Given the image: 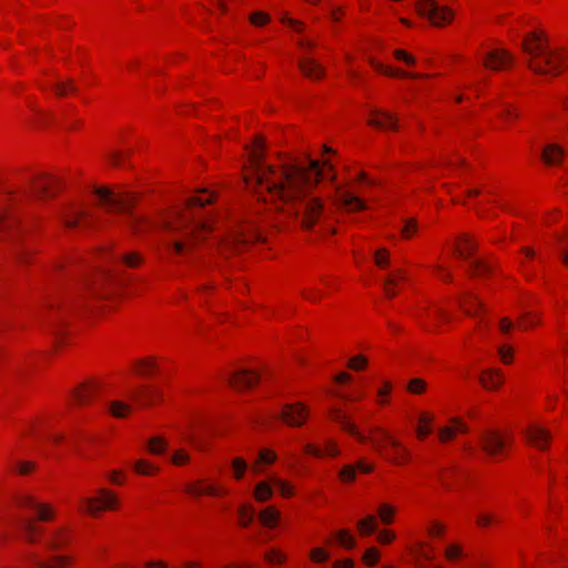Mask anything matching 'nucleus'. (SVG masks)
<instances>
[{
  "label": "nucleus",
  "mask_w": 568,
  "mask_h": 568,
  "mask_svg": "<svg viewBox=\"0 0 568 568\" xmlns=\"http://www.w3.org/2000/svg\"><path fill=\"white\" fill-rule=\"evenodd\" d=\"M185 494L193 498L213 497L226 498L230 496V489L220 483H213L210 479L200 478L185 485Z\"/></svg>",
  "instance_id": "4468645a"
},
{
  "label": "nucleus",
  "mask_w": 568,
  "mask_h": 568,
  "mask_svg": "<svg viewBox=\"0 0 568 568\" xmlns=\"http://www.w3.org/2000/svg\"><path fill=\"white\" fill-rule=\"evenodd\" d=\"M468 433L469 426L462 417H452L447 425L438 428L437 439L440 444L446 445L454 442L459 435Z\"/></svg>",
  "instance_id": "4be33fe9"
},
{
  "label": "nucleus",
  "mask_w": 568,
  "mask_h": 568,
  "mask_svg": "<svg viewBox=\"0 0 568 568\" xmlns=\"http://www.w3.org/2000/svg\"><path fill=\"white\" fill-rule=\"evenodd\" d=\"M94 193L109 213L131 214L141 202V194L138 192H114L101 186L95 189Z\"/></svg>",
  "instance_id": "9d476101"
},
{
  "label": "nucleus",
  "mask_w": 568,
  "mask_h": 568,
  "mask_svg": "<svg viewBox=\"0 0 568 568\" xmlns=\"http://www.w3.org/2000/svg\"><path fill=\"white\" fill-rule=\"evenodd\" d=\"M231 476L234 481H242L248 470V464L242 456H235L230 462Z\"/></svg>",
  "instance_id": "09e8293b"
},
{
  "label": "nucleus",
  "mask_w": 568,
  "mask_h": 568,
  "mask_svg": "<svg viewBox=\"0 0 568 568\" xmlns=\"http://www.w3.org/2000/svg\"><path fill=\"white\" fill-rule=\"evenodd\" d=\"M368 443L381 458L393 466L405 467L413 462V452L383 427L373 426L365 437H359V444Z\"/></svg>",
  "instance_id": "423d86ee"
},
{
  "label": "nucleus",
  "mask_w": 568,
  "mask_h": 568,
  "mask_svg": "<svg viewBox=\"0 0 568 568\" xmlns=\"http://www.w3.org/2000/svg\"><path fill=\"white\" fill-rule=\"evenodd\" d=\"M123 507L120 495L106 487L98 488L92 496L79 500V511L92 519H100L105 513H116Z\"/></svg>",
  "instance_id": "6e6552de"
},
{
  "label": "nucleus",
  "mask_w": 568,
  "mask_h": 568,
  "mask_svg": "<svg viewBox=\"0 0 568 568\" xmlns=\"http://www.w3.org/2000/svg\"><path fill=\"white\" fill-rule=\"evenodd\" d=\"M525 439L531 447L546 452L551 446L552 436L548 428L538 424H530L526 427Z\"/></svg>",
  "instance_id": "412c9836"
},
{
  "label": "nucleus",
  "mask_w": 568,
  "mask_h": 568,
  "mask_svg": "<svg viewBox=\"0 0 568 568\" xmlns=\"http://www.w3.org/2000/svg\"><path fill=\"white\" fill-rule=\"evenodd\" d=\"M301 295L311 303H318L325 298L327 294L321 287L306 286L301 291Z\"/></svg>",
  "instance_id": "69168bd1"
},
{
  "label": "nucleus",
  "mask_w": 568,
  "mask_h": 568,
  "mask_svg": "<svg viewBox=\"0 0 568 568\" xmlns=\"http://www.w3.org/2000/svg\"><path fill=\"white\" fill-rule=\"evenodd\" d=\"M514 437L509 430L487 428L480 434L479 444L483 453L495 462L508 458Z\"/></svg>",
  "instance_id": "1a4fd4ad"
},
{
  "label": "nucleus",
  "mask_w": 568,
  "mask_h": 568,
  "mask_svg": "<svg viewBox=\"0 0 568 568\" xmlns=\"http://www.w3.org/2000/svg\"><path fill=\"white\" fill-rule=\"evenodd\" d=\"M257 517L262 526L268 529H274L280 524L282 514L274 506H268L262 509Z\"/></svg>",
  "instance_id": "37998d69"
},
{
  "label": "nucleus",
  "mask_w": 568,
  "mask_h": 568,
  "mask_svg": "<svg viewBox=\"0 0 568 568\" xmlns=\"http://www.w3.org/2000/svg\"><path fill=\"white\" fill-rule=\"evenodd\" d=\"M303 452L305 455L317 459L337 458L342 454L338 444L334 439H326L322 447L314 443H307L304 445Z\"/></svg>",
  "instance_id": "cd10ccee"
},
{
  "label": "nucleus",
  "mask_w": 568,
  "mask_h": 568,
  "mask_svg": "<svg viewBox=\"0 0 568 568\" xmlns=\"http://www.w3.org/2000/svg\"><path fill=\"white\" fill-rule=\"evenodd\" d=\"M131 468L134 474L150 478H154L161 473V467L148 458H139L134 460Z\"/></svg>",
  "instance_id": "58836bf2"
},
{
  "label": "nucleus",
  "mask_w": 568,
  "mask_h": 568,
  "mask_svg": "<svg viewBox=\"0 0 568 568\" xmlns=\"http://www.w3.org/2000/svg\"><path fill=\"white\" fill-rule=\"evenodd\" d=\"M164 357L156 355L141 356L131 361L129 373L139 378H155L161 374Z\"/></svg>",
  "instance_id": "f3484780"
},
{
  "label": "nucleus",
  "mask_w": 568,
  "mask_h": 568,
  "mask_svg": "<svg viewBox=\"0 0 568 568\" xmlns=\"http://www.w3.org/2000/svg\"><path fill=\"white\" fill-rule=\"evenodd\" d=\"M120 258L122 264L129 268H140L145 262L143 254L138 251L124 253Z\"/></svg>",
  "instance_id": "13d9d810"
},
{
  "label": "nucleus",
  "mask_w": 568,
  "mask_h": 568,
  "mask_svg": "<svg viewBox=\"0 0 568 568\" xmlns=\"http://www.w3.org/2000/svg\"><path fill=\"white\" fill-rule=\"evenodd\" d=\"M394 385L390 381H384L376 390V402L379 406H388L390 404V394Z\"/></svg>",
  "instance_id": "052dcab7"
},
{
  "label": "nucleus",
  "mask_w": 568,
  "mask_h": 568,
  "mask_svg": "<svg viewBox=\"0 0 568 568\" xmlns=\"http://www.w3.org/2000/svg\"><path fill=\"white\" fill-rule=\"evenodd\" d=\"M92 294L102 301H112L118 297L119 288L115 280L110 275L100 274L91 287Z\"/></svg>",
  "instance_id": "b1692460"
},
{
  "label": "nucleus",
  "mask_w": 568,
  "mask_h": 568,
  "mask_svg": "<svg viewBox=\"0 0 568 568\" xmlns=\"http://www.w3.org/2000/svg\"><path fill=\"white\" fill-rule=\"evenodd\" d=\"M415 318L426 331H435L449 321V315L436 305H426L416 312Z\"/></svg>",
  "instance_id": "a211bd4d"
},
{
  "label": "nucleus",
  "mask_w": 568,
  "mask_h": 568,
  "mask_svg": "<svg viewBox=\"0 0 568 568\" xmlns=\"http://www.w3.org/2000/svg\"><path fill=\"white\" fill-rule=\"evenodd\" d=\"M409 554L417 567H425L435 558L434 548L428 541H417L409 547Z\"/></svg>",
  "instance_id": "4c0bfd02"
},
{
  "label": "nucleus",
  "mask_w": 568,
  "mask_h": 568,
  "mask_svg": "<svg viewBox=\"0 0 568 568\" xmlns=\"http://www.w3.org/2000/svg\"><path fill=\"white\" fill-rule=\"evenodd\" d=\"M253 497L258 503H266L271 500L273 497L271 484L266 480L257 483L253 490Z\"/></svg>",
  "instance_id": "4d7b16f0"
},
{
  "label": "nucleus",
  "mask_w": 568,
  "mask_h": 568,
  "mask_svg": "<svg viewBox=\"0 0 568 568\" xmlns=\"http://www.w3.org/2000/svg\"><path fill=\"white\" fill-rule=\"evenodd\" d=\"M133 412L132 405L122 400H112L109 404V413L115 418H128Z\"/></svg>",
  "instance_id": "5fc2aeb1"
},
{
  "label": "nucleus",
  "mask_w": 568,
  "mask_h": 568,
  "mask_svg": "<svg viewBox=\"0 0 568 568\" xmlns=\"http://www.w3.org/2000/svg\"><path fill=\"white\" fill-rule=\"evenodd\" d=\"M328 419L334 423H338L342 429L353 437L357 439L359 443V437H365L366 435L358 432L357 426L349 419V417L337 407H332L327 413Z\"/></svg>",
  "instance_id": "e433bc0d"
},
{
  "label": "nucleus",
  "mask_w": 568,
  "mask_h": 568,
  "mask_svg": "<svg viewBox=\"0 0 568 568\" xmlns=\"http://www.w3.org/2000/svg\"><path fill=\"white\" fill-rule=\"evenodd\" d=\"M53 92L59 98H71L79 93V88L73 80L59 81L53 87Z\"/></svg>",
  "instance_id": "3c124183"
},
{
  "label": "nucleus",
  "mask_w": 568,
  "mask_h": 568,
  "mask_svg": "<svg viewBox=\"0 0 568 568\" xmlns=\"http://www.w3.org/2000/svg\"><path fill=\"white\" fill-rule=\"evenodd\" d=\"M480 63L489 71L504 72L513 69L514 54L505 48H481Z\"/></svg>",
  "instance_id": "ddd939ff"
},
{
  "label": "nucleus",
  "mask_w": 568,
  "mask_h": 568,
  "mask_svg": "<svg viewBox=\"0 0 568 568\" xmlns=\"http://www.w3.org/2000/svg\"><path fill=\"white\" fill-rule=\"evenodd\" d=\"M479 385L487 392H497L505 384V375L500 368L484 369L478 377Z\"/></svg>",
  "instance_id": "f704fd0d"
},
{
  "label": "nucleus",
  "mask_w": 568,
  "mask_h": 568,
  "mask_svg": "<svg viewBox=\"0 0 568 568\" xmlns=\"http://www.w3.org/2000/svg\"><path fill=\"white\" fill-rule=\"evenodd\" d=\"M397 507L390 503H379L376 507V518L384 526H392L396 521Z\"/></svg>",
  "instance_id": "a19ab883"
},
{
  "label": "nucleus",
  "mask_w": 568,
  "mask_h": 568,
  "mask_svg": "<svg viewBox=\"0 0 568 568\" xmlns=\"http://www.w3.org/2000/svg\"><path fill=\"white\" fill-rule=\"evenodd\" d=\"M131 404L140 410L161 406L165 402L163 388L154 383H144L131 387L126 394Z\"/></svg>",
  "instance_id": "9b49d317"
},
{
  "label": "nucleus",
  "mask_w": 568,
  "mask_h": 568,
  "mask_svg": "<svg viewBox=\"0 0 568 568\" xmlns=\"http://www.w3.org/2000/svg\"><path fill=\"white\" fill-rule=\"evenodd\" d=\"M367 123L371 128L382 130V131H397L398 130L397 116L395 114L384 111V110L372 111Z\"/></svg>",
  "instance_id": "2f4dec72"
},
{
  "label": "nucleus",
  "mask_w": 568,
  "mask_h": 568,
  "mask_svg": "<svg viewBox=\"0 0 568 568\" xmlns=\"http://www.w3.org/2000/svg\"><path fill=\"white\" fill-rule=\"evenodd\" d=\"M477 251L476 240L471 234L462 233L454 242L453 254L455 257L467 260Z\"/></svg>",
  "instance_id": "c9c22d12"
},
{
  "label": "nucleus",
  "mask_w": 568,
  "mask_h": 568,
  "mask_svg": "<svg viewBox=\"0 0 568 568\" xmlns=\"http://www.w3.org/2000/svg\"><path fill=\"white\" fill-rule=\"evenodd\" d=\"M64 189L63 180L55 174L38 173L29 182L28 196L48 201L57 197ZM27 196L26 192H9L8 195H0V205L8 200H22ZM18 220L14 215L7 211L0 210V241L9 240L18 232Z\"/></svg>",
  "instance_id": "20e7f679"
},
{
  "label": "nucleus",
  "mask_w": 568,
  "mask_h": 568,
  "mask_svg": "<svg viewBox=\"0 0 568 568\" xmlns=\"http://www.w3.org/2000/svg\"><path fill=\"white\" fill-rule=\"evenodd\" d=\"M460 307L469 316H479L484 312L483 303L471 293H465L462 296Z\"/></svg>",
  "instance_id": "79ce46f5"
},
{
  "label": "nucleus",
  "mask_w": 568,
  "mask_h": 568,
  "mask_svg": "<svg viewBox=\"0 0 568 568\" xmlns=\"http://www.w3.org/2000/svg\"><path fill=\"white\" fill-rule=\"evenodd\" d=\"M101 383L97 379L85 381L75 386L69 396L68 403L73 407L91 405L101 394Z\"/></svg>",
  "instance_id": "dca6fc26"
},
{
  "label": "nucleus",
  "mask_w": 568,
  "mask_h": 568,
  "mask_svg": "<svg viewBox=\"0 0 568 568\" xmlns=\"http://www.w3.org/2000/svg\"><path fill=\"white\" fill-rule=\"evenodd\" d=\"M263 560L270 566L282 567L287 562L288 556L283 549L272 547L264 552Z\"/></svg>",
  "instance_id": "49530a36"
},
{
  "label": "nucleus",
  "mask_w": 568,
  "mask_h": 568,
  "mask_svg": "<svg viewBox=\"0 0 568 568\" xmlns=\"http://www.w3.org/2000/svg\"><path fill=\"white\" fill-rule=\"evenodd\" d=\"M264 241L251 221H244L231 226L216 243L219 254L232 257L247 251L255 243Z\"/></svg>",
  "instance_id": "0eeeda50"
},
{
  "label": "nucleus",
  "mask_w": 568,
  "mask_h": 568,
  "mask_svg": "<svg viewBox=\"0 0 568 568\" xmlns=\"http://www.w3.org/2000/svg\"><path fill=\"white\" fill-rule=\"evenodd\" d=\"M169 449V440L162 436L150 437L146 442V450L152 456H162Z\"/></svg>",
  "instance_id": "a18cd8bd"
},
{
  "label": "nucleus",
  "mask_w": 568,
  "mask_h": 568,
  "mask_svg": "<svg viewBox=\"0 0 568 568\" xmlns=\"http://www.w3.org/2000/svg\"><path fill=\"white\" fill-rule=\"evenodd\" d=\"M74 540V531L67 525L59 526L50 531L45 540V547L52 552L67 550Z\"/></svg>",
  "instance_id": "6ab92c4d"
},
{
  "label": "nucleus",
  "mask_w": 568,
  "mask_h": 568,
  "mask_svg": "<svg viewBox=\"0 0 568 568\" xmlns=\"http://www.w3.org/2000/svg\"><path fill=\"white\" fill-rule=\"evenodd\" d=\"M415 10L419 17L427 18L436 28L449 26L455 17L454 11L447 6H439L435 0H418Z\"/></svg>",
  "instance_id": "f8f14e48"
},
{
  "label": "nucleus",
  "mask_w": 568,
  "mask_h": 568,
  "mask_svg": "<svg viewBox=\"0 0 568 568\" xmlns=\"http://www.w3.org/2000/svg\"><path fill=\"white\" fill-rule=\"evenodd\" d=\"M61 221L70 231L83 230L91 224L88 212L75 206L65 209L61 214Z\"/></svg>",
  "instance_id": "5701e85b"
},
{
  "label": "nucleus",
  "mask_w": 568,
  "mask_h": 568,
  "mask_svg": "<svg viewBox=\"0 0 568 568\" xmlns=\"http://www.w3.org/2000/svg\"><path fill=\"white\" fill-rule=\"evenodd\" d=\"M271 483L277 488L280 495L285 499H291L296 495L295 485L280 477H272Z\"/></svg>",
  "instance_id": "864d4df0"
},
{
  "label": "nucleus",
  "mask_w": 568,
  "mask_h": 568,
  "mask_svg": "<svg viewBox=\"0 0 568 568\" xmlns=\"http://www.w3.org/2000/svg\"><path fill=\"white\" fill-rule=\"evenodd\" d=\"M38 469V464L33 460H17L10 465V471L18 476L33 475Z\"/></svg>",
  "instance_id": "8fccbe9b"
},
{
  "label": "nucleus",
  "mask_w": 568,
  "mask_h": 568,
  "mask_svg": "<svg viewBox=\"0 0 568 568\" xmlns=\"http://www.w3.org/2000/svg\"><path fill=\"white\" fill-rule=\"evenodd\" d=\"M334 176L328 161L290 158L266 164L263 135H255L243 166L244 182L254 189L258 200L273 204L288 217L300 219L304 231H312L324 213L323 200L311 196L314 187Z\"/></svg>",
  "instance_id": "f257e3e1"
},
{
  "label": "nucleus",
  "mask_w": 568,
  "mask_h": 568,
  "mask_svg": "<svg viewBox=\"0 0 568 568\" xmlns=\"http://www.w3.org/2000/svg\"><path fill=\"white\" fill-rule=\"evenodd\" d=\"M170 462L175 467H185L191 464L192 456L187 449L178 448L171 454Z\"/></svg>",
  "instance_id": "e2e57ef3"
},
{
  "label": "nucleus",
  "mask_w": 568,
  "mask_h": 568,
  "mask_svg": "<svg viewBox=\"0 0 568 568\" xmlns=\"http://www.w3.org/2000/svg\"><path fill=\"white\" fill-rule=\"evenodd\" d=\"M261 381V375L255 369L235 371L230 378V385L237 392H245L255 387Z\"/></svg>",
  "instance_id": "bb28decb"
},
{
  "label": "nucleus",
  "mask_w": 568,
  "mask_h": 568,
  "mask_svg": "<svg viewBox=\"0 0 568 568\" xmlns=\"http://www.w3.org/2000/svg\"><path fill=\"white\" fill-rule=\"evenodd\" d=\"M356 529L361 537H369L378 529V521L375 515H367L356 523Z\"/></svg>",
  "instance_id": "de8ad7c7"
},
{
  "label": "nucleus",
  "mask_w": 568,
  "mask_h": 568,
  "mask_svg": "<svg viewBox=\"0 0 568 568\" xmlns=\"http://www.w3.org/2000/svg\"><path fill=\"white\" fill-rule=\"evenodd\" d=\"M18 508L34 511L33 517H26L20 523L22 538L28 545H39L45 535L42 523H53L58 518V509L50 503L40 501L30 494H20L14 497Z\"/></svg>",
  "instance_id": "39448f33"
},
{
  "label": "nucleus",
  "mask_w": 568,
  "mask_h": 568,
  "mask_svg": "<svg viewBox=\"0 0 568 568\" xmlns=\"http://www.w3.org/2000/svg\"><path fill=\"white\" fill-rule=\"evenodd\" d=\"M566 149L556 142L546 143L541 146L539 161L546 169H560L566 161Z\"/></svg>",
  "instance_id": "aec40b11"
},
{
  "label": "nucleus",
  "mask_w": 568,
  "mask_h": 568,
  "mask_svg": "<svg viewBox=\"0 0 568 568\" xmlns=\"http://www.w3.org/2000/svg\"><path fill=\"white\" fill-rule=\"evenodd\" d=\"M331 559V554L326 547H313L308 551V560L314 565H325Z\"/></svg>",
  "instance_id": "bf43d9fd"
},
{
  "label": "nucleus",
  "mask_w": 568,
  "mask_h": 568,
  "mask_svg": "<svg viewBox=\"0 0 568 568\" xmlns=\"http://www.w3.org/2000/svg\"><path fill=\"white\" fill-rule=\"evenodd\" d=\"M498 272V264L491 258H477L470 262L467 274L471 278L489 280Z\"/></svg>",
  "instance_id": "c85d7f7f"
},
{
  "label": "nucleus",
  "mask_w": 568,
  "mask_h": 568,
  "mask_svg": "<svg viewBox=\"0 0 568 568\" xmlns=\"http://www.w3.org/2000/svg\"><path fill=\"white\" fill-rule=\"evenodd\" d=\"M129 154L121 150H113L108 153L106 161L110 168L119 169L124 166L128 161Z\"/></svg>",
  "instance_id": "774afa93"
},
{
  "label": "nucleus",
  "mask_w": 568,
  "mask_h": 568,
  "mask_svg": "<svg viewBox=\"0 0 568 568\" xmlns=\"http://www.w3.org/2000/svg\"><path fill=\"white\" fill-rule=\"evenodd\" d=\"M255 517V508L253 505L246 503L237 509V524L241 528H248Z\"/></svg>",
  "instance_id": "603ef678"
},
{
  "label": "nucleus",
  "mask_w": 568,
  "mask_h": 568,
  "mask_svg": "<svg viewBox=\"0 0 568 568\" xmlns=\"http://www.w3.org/2000/svg\"><path fill=\"white\" fill-rule=\"evenodd\" d=\"M447 532V526L442 520L432 519L426 527V534L429 538L439 539L445 537Z\"/></svg>",
  "instance_id": "680f3d73"
},
{
  "label": "nucleus",
  "mask_w": 568,
  "mask_h": 568,
  "mask_svg": "<svg viewBox=\"0 0 568 568\" xmlns=\"http://www.w3.org/2000/svg\"><path fill=\"white\" fill-rule=\"evenodd\" d=\"M335 204L339 210L347 213L362 212L367 207L363 199L352 194L344 187L336 189Z\"/></svg>",
  "instance_id": "393cba45"
},
{
  "label": "nucleus",
  "mask_w": 568,
  "mask_h": 568,
  "mask_svg": "<svg viewBox=\"0 0 568 568\" xmlns=\"http://www.w3.org/2000/svg\"><path fill=\"white\" fill-rule=\"evenodd\" d=\"M326 547H341L345 551H353L357 547V540L348 528L333 530L324 540Z\"/></svg>",
  "instance_id": "a878e982"
},
{
  "label": "nucleus",
  "mask_w": 568,
  "mask_h": 568,
  "mask_svg": "<svg viewBox=\"0 0 568 568\" xmlns=\"http://www.w3.org/2000/svg\"><path fill=\"white\" fill-rule=\"evenodd\" d=\"M217 194L209 189L195 190L182 207H174L165 217L164 227L182 231L183 239L174 241L168 251L176 256H187L214 232L217 215L207 206L215 203Z\"/></svg>",
  "instance_id": "f03ea898"
},
{
  "label": "nucleus",
  "mask_w": 568,
  "mask_h": 568,
  "mask_svg": "<svg viewBox=\"0 0 568 568\" xmlns=\"http://www.w3.org/2000/svg\"><path fill=\"white\" fill-rule=\"evenodd\" d=\"M311 418V408L304 402L286 403L280 413L281 422L290 428H302Z\"/></svg>",
  "instance_id": "2eb2a0df"
},
{
  "label": "nucleus",
  "mask_w": 568,
  "mask_h": 568,
  "mask_svg": "<svg viewBox=\"0 0 568 568\" xmlns=\"http://www.w3.org/2000/svg\"><path fill=\"white\" fill-rule=\"evenodd\" d=\"M33 123L39 129L49 128L54 123V115L52 112L42 110V109H33Z\"/></svg>",
  "instance_id": "6e6d98bb"
},
{
  "label": "nucleus",
  "mask_w": 568,
  "mask_h": 568,
  "mask_svg": "<svg viewBox=\"0 0 568 568\" xmlns=\"http://www.w3.org/2000/svg\"><path fill=\"white\" fill-rule=\"evenodd\" d=\"M435 414L430 410H422L417 414L414 428L417 442H425L434 433Z\"/></svg>",
  "instance_id": "72a5a7b5"
},
{
  "label": "nucleus",
  "mask_w": 568,
  "mask_h": 568,
  "mask_svg": "<svg viewBox=\"0 0 568 568\" xmlns=\"http://www.w3.org/2000/svg\"><path fill=\"white\" fill-rule=\"evenodd\" d=\"M542 323L541 314L537 312H526L521 314L516 323V326L520 331H530L537 326H540Z\"/></svg>",
  "instance_id": "c03bdc74"
},
{
  "label": "nucleus",
  "mask_w": 568,
  "mask_h": 568,
  "mask_svg": "<svg viewBox=\"0 0 568 568\" xmlns=\"http://www.w3.org/2000/svg\"><path fill=\"white\" fill-rule=\"evenodd\" d=\"M301 73L308 80L318 82L326 78L325 67L311 57H301L297 62Z\"/></svg>",
  "instance_id": "c756f323"
},
{
  "label": "nucleus",
  "mask_w": 568,
  "mask_h": 568,
  "mask_svg": "<svg viewBox=\"0 0 568 568\" xmlns=\"http://www.w3.org/2000/svg\"><path fill=\"white\" fill-rule=\"evenodd\" d=\"M521 47L527 55L528 68L534 73L558 77L568 70V48L550 47L544 30L538 29L526 33Z\"/></svg>",
  "instance_id": "7ed1b4c3"
},
{
  "label": "nucleus",
  "mask_w": 568,
  "mask_h": 568,
  "mask_svg": "<svg viewBox=\"0 0 568 568\" xmlns=\"http://www.w3.org/2000/svg\"><path fill=\"white\" fill-rule=\"evenodd\" d=\"M444 556L447 561L457 562L458 560L464 558L466 554L464 552V549L460 544L452 542L445 548Z\"/></svg>",
  "instance_id": "338daca9"
},
{
  "label": "nucleus",
  "mask_w": 568,
  "mask_h": 568,
  "mask_svg": "<svg viewBox=\"0 0 568 568\" xmlns=\"http://www.w3.org/2000/svg\"><path fill=\"white\" fill-rule=\"evenodd\" d=\"M428 383L422 377H414L407 382L406 390L412 395L422 396L426 394Z\"/></svg>",
  "instance_id": "0e129e2a"
},
{
  "label": "nucleus",
  "mask_w": 568,
  "mask_h": 568,
  "mask_svg": "<svg viewBox=\"0 0 568 568\" xmlns=\"http://www.w3.org/2000/svg\"><path fill=\"white\" fill-rule=\"evenodd\" d=\"M277 460V454L272 448H262L258 450L255 460L252 464V471L254 474H262L264 466H272Z\"/></svg>",
  "instance_id": "ea45409f"
},
{
  "label": "nucleus",
  "mask_w": 568,
  "mask_h": 568,
  "mask_svg": "<svg viewBox=\"0 0 568 568\" xmlns=\"http://www.w3.org/2000/svg\"><path fill=\"white\" fill-rule=\"evenodd\" d=\"M78 557L74 554L52 552L48 557L37 561V568H75Z\"/></svg>",
  "instance_id": "7c9ffc66"
},
{
  "label": "nucleus",
  "mask_w": 568,
  "mask_h": 568,
  "mask_svg": "<svg viewBox=\"0 0 568 568\" xmlns=\"http://www.w3.org/2000/svg\"><path fill=\"white\" fill-rule=\"evenodd\" d=\"M408 281L407 272L403 268L392 271L384 282V294L388 300L394 298L399 294Z\"/></svg>",
  "instance_id": "473e14b6"
}]
</instances>
